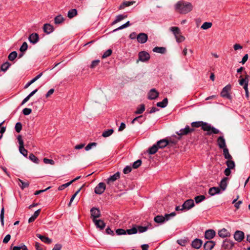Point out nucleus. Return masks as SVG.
Returning <instances> with one entry per match:
<instances>
[{
	"label": "nucleus",
	"instance_id": "nucleus-55",
	"mask_svg": "<svg viewBox=\"0 0 250 250\" xmlns=\"http://www.w3.org/2000/svg\"><path fill=\"white\" fill-rule=\"evenodd\" d=\"M19 151L24 156L27 157L28 151L24 148V146L19 147Z\"/></svg>",
	"mask_w": 250,
	"mask_h": 250
},
{
	"label": "nucleus",
	"instance_id": "nucleus-51",
	"mask_svg": "<svg viewBox=\"0 0 250 250\" xmlns=\"http://www.w3.org/2000/svg\"><path fill=\"white\" fill-rule=\"evenodd\" d=\"M177 242L178 244L182 246H186V245L187 244L188 241L187 239H179L177 241Z\"/></svg>",
	"mask_w": 250,
	"mask_h": 250
},
{
	"label": "nucleus",
	"instance_id": "nucleus-2",
	"mask_svg": "<svg viewBox=\"0 0 250 250\" xmlns=\"http://www.w3.org/2000/svg\"><path fill=\"white\" fill-rule=\"evenodd\" d=\"M193 6L191 3L180 1H178L176 5V10L181 14H187L192 10Z\"/></svg>",
	"mask_w": 250,
	"mask_h": 250
},
{
	"label": "nucleus",
	"instance_id": "nucleus-20",
	"mask_svg": "<svg viewBox=\"0 0 250 250\" xmlns=\"http://www.w3.org/2000/svg\"><path fill=\"white\" fill-rule=\"evenodd\" d=\"M203 241L200 239H195L192 242V247L196 249H199L202 245Z\"/></svg>",
	"mask_w": 250,
	"mask_h": 250
},
{
	"label": "nucleus",
	"instance_id": "nucleus-64",
	"mask_svg": "<svg viewBox=\"0 0 250 250\" xmlns=\"http://www.w3.org/2000/svg\"><path fill=\"white\" fill-rule=\"evenodd\" d=\"M131 170H132V168H131V167H130V166H126V167L124 168V170H123V172H124V173L125 174H128V173H129L130 172H131Z\"/></svg>",
	"mask_w": 250,
	"mask_h": 250
},
{
	"label": "nucleus",
	"instance_id": "nucleus-46",
	"mask_svg": "<svg viewBox=\"0 0 250 250\" xmlns=\"http://www.w3.org/2000/svg\"><path fill=\"white\" fill-rule=\"evenodd\" d=\"M226 165L228 168L233 169L235 167L234 162L231 159H229L226 162Z\"/></svg>",
	"mask_w": 250,
	"mask_h": 250
},
{
	"label": "nucleus",
	"instance_id": "nucleus-19",
	"mask_svg": "<svg viewBox=\"0 0 250 250\" xmlns=\"http://www.w3.org/2000/svg\"><path fill=\"white\" fill-rule=\"evenodd\" d=\"M215 245V242L213 241H208L204 245L205 250H211Z\"/></svg>",
	"mask_w": 250,
	"mask_h": 250
},
{
	"label": "nucleus",
	"instance_id": "nucleus-29",
	"mask_svg": "<svg viewBox=\"0 0 250 250\" xmlns=\"http://www.w3.org/2000/svg\"><path fill=\"white\" fill-rule=\"evenodd\" d=\"M37 236L39 238L42 242L50 244L51 243L52 240L49 239L48 237H45L44 236L40 234H37Z\"/></svg>",
	"mask_w": 250,
	"mask_h": 250
},
{
	"label": "nucleus",
	"instance_id": "nucleus-23",
	"mask_svg": "<svg viewBox=\"0 0 250 250\" xmlns=\"http://www.w3.org/2000/svg\"><path fill=\"white\" fill-rule=\"evenodd\" d=\"M220 193V189L218 187H212L209 189L208 194L210 196H213L215 194Z\"/></svg>",
	"mask_w": 250,
	"mask_h": 250
},
{
	"label": "nucleus",
	"instance_id": "nucleus-30",
	"mask_svg": "<svg viewBox=\"0 0 250 250\" xmlns=\"http://www.w3.org/2000/svg\"><path fill=\"white\" fill-rule=\"evenodd\" d=\"M41 212V209H39L37 210H36L34 214L29 218L28 220V222L29 223H32L35 221V220L38 217V216L39 215L40 213Z\"/></svg>",
	"mask_w": 250,
	"mask_h": 250
},
{
	"label": "nucleus",
	"instance_id": "nucleus-44",
	"mask_svg": "<svg viewBox=\"0 0 250 250\" xmlns=\"http://www.w3.org/2000/svg\"><path fill=\"white\" fill-rule=\"evenodd\" d=\"M18 56V54L16 51H13L9 54L8 58L10 61H14Z\"/></svg>",
	"mask_w": 250,
	"mask_h": 250
},
{
	"label": "nucleus",
	"instance_id": "nucleus-1",
	"mask_svg": "<svg viewBox=\"0 0 250 250\" xmlns=\"http://www.w3.org/2000/svg\"><path fill=\"white\" fill-rule=\"evenodd\" d=\"M191 126L192 128L202 127V129L204 131H207L206 135L209 136L212 134H217L220 133L219 129L211 126V125L203 121L193 122L191 123Z\"/></svg>",
	"mask_w": 250,
	"mask_h": 250
},
{
	"label": "nucleus",
	"instance_id": "nucleus-43",
	"mask_svg": "<svg viewBox=\"0 0 250 250\" xmlns=\"http://www.w3.org/2000/svg\"><path fill=\"white\" fill-rule=\"evenodd\" d=\"M126 231V234L127 233L128 235H131L136 234L137 233V229L136 226H134L132 227L130 229H128L125 230Z\"/></svg>",
	"mask_w": 250,
	"mask_h": 250
},
{
	"label": "nucleus",
	"instance_id": "nucleus-53",
	"mask_svg": "<svg viewBox=\"0 0 250 250\" xmlns=\"http://www.w3.org/2000/svg\"><path fill=\"white\" fill-rule=\"evenodd\" d=\"M15 129L18 133L20 132L22 129L21 124L20 122L17 123L15 126Z\"/></svg>",
	"mask_w": 250,
	"mask_h": 250
},
{
	"label": "nucleus",
	"instance_id": "nucleus-57",
	"mask_svg": "<svg viewBox=\"0 0 250 250\" xmlns=\"http://www.w3.org/2000/svg\"><path fill=\"white\" fill-rule=\"evenodd\" d=\"M4 209L3 207L0 211V222L1 223L2 226L4 225Z\"/></svg>",
	"mask_w": 250,
	"mask_h": 250
},
{
	"label": "nucleus",
	"instance_id": "nucleus-34",
	"mask_svg": "<svg viewBox=\"0 0 250 250\" xmlns=\"http://www.w3.org/2000/svg\"><path fill=\"white\" fill-rule=\"evenodd\" d=\"M18 181L19 182L18 184L22 189L27 188L29 186V183L28 182H24L20 179H18Z\"/></svg>",
	"mask_w": 250,
	"mask_h": 250
},
{
	"label": "nucleus",
	"instance_id": "nucleus-3",
	"mask_svg": "<svg viewBox=\"0 0 250 250\" xmlns=\"http://www.w3.org/2000/svg\"><path fill=\"white\" fill-rule=\"evenodd\" d=\"M169 30L171 31L174 35L177 42H182L185 41V38L182 35L181 32L179 27L172 26L169 28Z\"/></svg>",
	"mask_w": 250,
	"mask_h": 250
},
{
	"label": "nucleus",
	"instance_id": "nucleus-58",
	"mask_svg": "<svg viewBox=\"0 0 250 250\" xmlns=\"http://www.w3.org/2000/svg\"><path fill=\"white\" fill-rule=\"evenodd\" d=\"M97 146V143H96L93 142V143H89V144H88L86 146V147H85V149L86 151H88V150H89L90 149H91V148H92L93 146Z\"/></svg>",
	"mask_w": 250,
	"mask_h": 250
},
{
	"label": "nucleus",
	"instance_id": "nucleus-6",
	"mask_svg": "<svg viewBox=\"0 0 250 250\" xmlns=\"http://www.w3.org/2000/svg\"><path fill=\"white\" fill-rule=\"evenodd\" d=\"M138 57L139 60L137 61V62L139 61L142 62H145L150 59V55L146 51H141L138 54Z\"/></svg>",
	"mask_w": 250,
	"mask_h": 250
},
{
	"label": "nucleus",
	"instance_id": "nucleus-7",
	"mask_svg": "<svg viewBox=\"0 0 250 250\" xmlns=\"http://www.w3.org/2000/svg\"><path fill=\"white\" fill-rule=\"evenodd\" d=\"M91 218L94 220H97L96 218L101 216V212L98 208L93 207L90 209Z\"/></svg>",
	"mask_w": 250,
	"mask_h": 250
},
{
	"label": "nucleus",
	"instance_id": "nucleus-10",
	"mask_svg": "<svg viewBox=\"0 0 250 250\" xmlns=\"http://www.w3.org/2000/svg\"><path fill=\"white\" fill-rule=\"evenodd\" d=\"M234 243L232 241L226 239L223 241L222 247L225 250H229L234 247Z\"/></svg>",
	"mask_w": 250,
	"mask_h": 250
},
{
	"label": "nucleus",
	"instance_id": "nucleus-15",
	"mask_svg": "<svg viewBox=\"0 0 250 250\" xmlns=\"http://www.w3.org/2000/svg\"><path fill=\"white\" fill-rule=\"evenodd\" d=\"M43 30L44 33L49 34L54 30L53 26L49 23H45L43 25Z\"/></svg>",
	"mask_w": 250,
	"mask_h": 250
},
{
	"label": "nucleus",
	"instance_id": "nucleus-62",
	"mask_svg": "<svg viewBox=\"0 0 250 250\" xmlns=\"http://www.w3.org/2000/svg\"><path fill=\"white\" fill-rule=\"evenodd\" d=\"M99 62H100L99 60H96L93 61L90 65V68H95L96 66H97L99 64Z\"/></svg>",
	"mask_w": 250,
	"mask_h": 250
},
{
	"label": "nucleus",
	"instance_id": "nucleus-63",
	"mask_svg": "<svg viewBox=\"0 0 250 250\" xmlns=\"http://www.w3.org/2000/svg\"><path fill=\"white\" fill-rule=\"evenodd\" d=\"M32 112V109L28 108H25L22 110V113L24 115H28Z\"/></svg>",
	"mask_w": 250,
	"mask_h": 250
},
{
	"label": "nucleus",
	"instance_id": "nucleus-38",
	"mask_svg": "<svg viewBox=\"0 0 250 250\" xmlns=\"http://www.w3.org/2000/svg\"><path fill=\"white\" fill-rule=\"evenodd\" d=\"M145 110V106L144 104L140 105L139 107H138L137 110L135 111V114H140L143 113Z\"/></svg>",
	"mask_w": 250,
	"mask_h": 250
},
{
	"label": "nucleus",
	"instance_id": "nucleus-16",
	"mask_svg": "<svg viewBox=\"0 0 250 250\" xmlns=\"http://www.w3.org/2000/svg\"><path fill=\"white\" fill-rule=\"evenodd\" d=\"M96 228L100 230H103L105 227V223L102 220H95L93 221Z\"/></svg>",
	"mask_w": 250,
	"mask_h": 250
},
{
	"label": "nucleus",
	"instance_id": "nucleus-56",
	"mask_svg": "<svg viewBox=\"0 0 250 250\" xmlns=\"http://www.w3.org/2000/svg\"><path fill=\"white\" fill-rule=\"evenodd\" d=\"M72 183V182H68L67 183H65L64 184H63L60 186L58 188V190H62L63 189H64L65 188L68 187V186H69Z\"/></svg>",
	"mask_w": 250,
	"mask_h": 250
},
{
	"label": "nucleus",
	"instance_id": "nucleus-25",
	"mask_svg": "<svg viewBox=\"0 0 250 250\" xmlns=\"http://www.w3.org/2000/svg\"><path fill=\"white\" fill-rule=\"evenodd\" d=\"M228 179V178L224 177L222 179L220 183V188L222 189L223 191L225 190L227 187V181Z\"/></svg>",
	"mask_w": 250,
	"mask_h": 250
},
{
	"label": "nucleus",
	"instance_id": "nucleus-32",
	"mask_svg": "<svg viewBox=\"0 0 250 250\" xmlns=\"http://www.w3.org/2000/svg\"><path fill=\"white\" fill-rule=\"evenodd\" d=\"M158 148L159 147L156 144H154L148 149L147 151L150 154H154L156 153Z\"/></svg>",
	"mask_w": 250,
	"mask_h": 250
},
{
	"label": "nucleus",
	"instance_id": "nucleus-27",
	"mask_svg": "<svg viewBox=\"0 0 250 250\" xmlns=\"http://www.w3.org/2000/svg\"><path fill=\"white\" fill-rule=\"evenodd\" d=\"M154 220L157 223H163L167 221L165 215L164 216L162 215H157L155 217Z\"/></svg>",
	"mask_w": 250,
	"mask_h": 250
},
{
	"label": "nucleus",
	"instance_id": "nucleus-4",
	"mask_svg": "<svg viewBox=\"0 0 250 250\" xmlns=\"http://www.w3.org/2000/svg\"><path fill=\"white\" fill-rule=\"evenodd\" d=\"M194 131V129L193 128H190L188 125H187L185 128L181 129L179 131H177L176 134L180 136L178 137V139H180L182 136L186 135Z\"/></svg>",
	"mask_w": 250,
	"mask_h": 250
},
{
	"label": "nucleus",
	"instance_id": "nucleus-36",
	"mask_svg": "<svg viewBox=\"0 0 250 250\" xmlns=\"http://www.w3.org/2000/svg\"><path fill=\"white\" fill-rule=\"evenodd\" d=\"M114 132V130L113 129H109L106 130H104L103 131L102 133V136L106 138L111 135Z\"/></svg>",
	"mask_w": 250,
	"mask_h": 250
},
{
	"label": "nucleus",
	"instance_id": "nucleus-42",
	"mask_svg": "<svg viewBox=\"0 0 250 250\" xmlns=\"http://www.w3.org/2000/svg\"><path fill=\"white\" fill-rule=\"evenodd\" d=\"M223 155L225 159L229 160L231 159L232 157L229 154L228 149L226 147L223 149Z\"/></svg>",
	"mask_w": 250,
	"mask_h": 250
},
{
	"label": "nucleus",
	"instance_id": "nucleus-50",
	"mask_svg": "<svg viewBox=\"0 0 250 250\" xmlns=\"http://www.w3.org/2000/svg\"><path fill=\"white\" fill-rule=\"evenodd\" d=\"M212 26V23L209 22H205L201 26V28L206 30L210 28Z\"/></svg>",
	"mask_w": 250,
	"mask_h": 250
},
{
	"label": "nucleus",
	"instance_id": "nucleus-61",
	"mask_svg": "<svg viewBox=\"0 0 250 250\" xmlns=\"http://www.w3.org/2000/svg\"><path fill=\"white\" fill-rule=\"evenodd\" d=\"M43 161L46 164H50L51 165H53L55 164L54 161L52 159H49L44 158L43 159Z\"/></svg>",
	"mask_w": 250,
	"mask_h": 250
},
{
	"label": "nucleus",
	"instance_id": "nucleus-18",
	"mask_svg": "<svg viewBox=\"0 0 250 250\" xmlns=\"http://www.w3.org/2000/svg\"><path fill=\"white\" fill-rule=\"evenodd\" d=\"M217 145L220 148L226 147V141L223 136H219L217 140Z\"/></svg>",
	"mask_w": 250,
	"mask_h": 250
},
{
	"label": "nucleus",
	"instance_id": "nucleus-35",
	"mask_svg": "<svg viewBox=\"0 0 250 250\" xmlns=\"http://www.w3.org/2000/svg\"><path fill=\"white\" fill-rule=\"evenodd\" d=\"M145 120L146 118L144 117L142 115H140L133 119L131 121V124H134L135 121H138L140 124H142Z\"/></svg>",
	"mask_w": 250,
	"mask_h": 250
},
{
	"label": "nucleus",
	"instance_id": "nucleus-26",
	"mask_svg": "<svg viewBox=\"0 0 250 250\" xmlns=\"http://www.w3.org/2000/svg\"><path fill=\"white\" fill-rule=\"evenodd\" d=\"M42 73H41L36 76L34 78L32 79L30 81L28 82L24 86V88H28L31 84L35 82L37 80H38L42 76Z\"/></svg>",
	"mask_w": 250,
	"mask_h": 250
},
{
	"label": "nucleus",
	"instance_id": "nucleus-17",
	"mask_svg": "<svg viewBox=\"0 0 250 250\" xmlns=\"http://www.w3.org/2000/svg\"><path fill=\"white\" fill-rule=\"evenodd\" d=\"M215 235V232L213 229H208L205 231V237L207 239L210 240Z\"/></svg>",
	"mask_w": 250,
	"mask_h": 250
},
{
	"label": "nucleus",
	"instance_id": "nucleus-11",
	"mask_svg": "<svg viewBox=\"0 0 250 250\" xmlns=\"http://www.w3.org/2000/svg\"><path fill=\"white\" fill-rule=\"evenodd\" d=\"M148 39L147 34L144 33H139L137 36V40L138 42L140 43H145L146 42Z\"/></svg>",
	"mask_w": 250,
	"mask_h": 250
},
{
	"label": "nucleus",
	"instance_id": "nucleus-54",
	"mask_svg": "<svg viewBox=\"0 0 250 250\" xmlns=\"http://www.w3.org/2000/svg\"><path fill=\"white\" fill-rule=\"evenodd\" d=\"M112 52V50L111 49H108L104 53V54L102 56V58L104 59V58H106L110 56L111 55Z\"/></svg>",
	"mask_w": 250,
	"mask_h": 250
},
{
	"label": "nucleus",
	"instance_id": "nucleus-28",
	"mask_svg": "<svg viewBox=\"0 0 250 250\" xmlns=\"http://www.w3.org/2000/svg\"><path fill=\"white\" fill-rule=\"evenodd\" d=\"M135 3V1H125L123 2L120 6L119 9H122L125 7L129 6Z\"/></svg>",
	"mask_w": 250,
	"mask_h": 250
},
{
	"label": "nucleus",
	"instance_id": "nucleus-39",
	"mask_svg": "<svg viewBox=\"0 0 250 250\" xmlns=\"http://www.w3.org/2000/svg\"><path fill=\"white\" fill-rule=\"evenodd\" d=\"M77 11L76 9H73L68 12L67 16L69 18L71 19L76 16Z\"/></svg>",
	"mask_w": 250,
	"mask_h": 250
},
{
	"label": "nucleus",
	"instance_id": "nucleus-59",
	"mask_svg": "<svg viewBox=\"0 0 250 250\" xmlns=\"http://www.w3.org/2000/svg\"><path fill=\"white\" fill-rule=\"evenodd\" d=\"M142 164V161L141 160H137L136 161L134 162L132 165V167L134 168H138L139 166H141Z\"/></svg>",
	"mask_w": 250,
	"mask_h": 250
},
{
	"label": "nucleus",
	"instance_id": "nucleus-48",
	"mask_svg": "<svg viewBox=\"0 0 250 250\" xmlns=\"http://www.w3.org/2000/svg\"><path fill=\"white\" fill-rule=\"evenodd\" d=\"M149 226H151L150 225H149ZM149 228V225L147 226H146V227H143V226H138L137 229V231L138 230L139 232V233H143V232H144L145 231H146Z\"/></svg>",
	"mask_w": 250,
	"mask_h": 250
},
{
	"label": "nucleus",
	"instance_id": "nucleus-33",
	"mask_svg": "<svg viewBox=\"0 0 250 250\" xmlns=\"http://www.w3.org/2000/svg\"><path fill=\"white\" fill-rule=\"evenodd\" d=\"M168 104V100L167 98L164 99L162 102H158L157 103V106L162 108L166 107Z\"/></svg>",
	"mask_w": 250,
	"mask_h": 250
},
{
	"label": "nucleus",
	"instance_id": "nucleus-52",
	"mask_svg": "<svg viewBox=\"0 0 250 250\" xmlns=\"http://www.w3.org/2000/svg\"><path fill=\"white\" fill-rule=\"evenodd\" d=\"M28 48V44L26 42H24L20 48L21 52H25Z\"/></svg>",
	"mask_w": 250,
	"mask_h": 250
},
{
	"label": "nucleus",
	"instance_id": "nucleus-47",
	"mask_svg": "<svg viewBox=\"0 0 250 250\" xmlns=\"http://www.w3.org/2000/svg\"><path fill=\"white\" fill-rule=\"evenodd\" d=\"M10 66V63L9 62H7L5 63H3L1 65L0 70L2 71L5 72L8 69V68Z\"/></svg>",
	"mask_w": 250,
	"mask_h": 250
},
{
	"label": "nucleus",
	"instance_id": "nucleus-60",
	"mask_svg": "<svg viewBox=\"0 0 250 250\" xmlns=\"http://www.w3.org/2000/svg\"><path fill=\"white\" fill-rule=\"evenodd\" d=\"M116 233L118 235H124L126 234V231L123 229H116Z\"/></svg>",
	"mask_w": 250,
	"mask_h": 250
},
{
	"label": "nucleus",
	"instance_id": "nucleus-12",
	"mask_svg": "<svg viewBox=\"0 0 250 250\" xmlns=\"http://www.w3.org/2000/svg\"><path fill=\"white\" fill-rule=\"evenodd\" d=\"M159 95V92L155 88H152L148 93V99L154 100L158 97Z\"/></svg>",
	"mask_w": 250,
	"mask_h": 250
},
{
	"label": "nucleus",
	"instance_id": "nucleus-41",
	"mask_svg": "<svg viewBox=\"0 0 250 250\" xmlns=\"http://www.w3.org/2000/svg\"><path fill=\"white\" fill-rule=\"evenodd\" d=\"M249 78V76L246 75L245 78H242L241 79H240L239 81L240 85L244 86V85L246 84V83L248 84Z\"/></svg>",
	"mask_w": 250,
	"mask_h": 250
},
{
	"label": "nucleus",
	"instance_id": "nucleus-37",
	"mask_svg": "<svg viewBox=\"0 0 250 250\" xmlns=\"http://www.w3.org/2000/svg\"><path fill=\"white\" fill-rule=\"evenodd\" d=\"M64 21V18L61 15L56 16L54 18V23L56 24L62 23Z\"/></svg>",
	"mask_w": 250,
	"mask_h": 250
},
{
	"label": "nucleus",
	"instance_id": "nucleus-21",
	"mask_svg": "<svg viewBox=\"0 0 250 250\" xmlns=\"http://www.w3.org/2000/svg\"><path fill=\"white\" fill-rule=\"evenodd\" d=\"M120 173L119 172H117L114 175L110 176L107 180V183L110 184L111 183L115 181L116 180L120 178Z\"/></svg>",
	"mask_w": 250,
	"mask_h": 250
},
{
	"label": "nucleus",
	"instance_id": "nucleus-31",
	"mask_svg": "<svg viewBox=\"0 0 250 250\" xmlns=\"http://www.w3.org/2000/svg\"><path fill=\"white\" fill-rule=\"evenodd\" d=\"M154 52L164 54L166 52V48L164 47H155L153 49Z\"/></svg>",
	"mask_w": 250,
	"mask_h": 250
},
{
	"label": "nucleus",
	"instance_id": "nucleus-9",
	"mask_svg": "<svg viewBox=\"0 0 250 250\" xmlns=\"http://www.w3.org/2000/svg\"><path fill=\"white\" fill-rule=\"evenodd\" d=\"M194 206V201L192 199L186 200L182 206V208L189 210Z\"/></svg>",
	"mask_w": 250,
	"mask_h": 250
},
{
	"label": "nucleus",
	"instance_id": "nucleus-22",
	"mask_svg": "<svg viewBox=\"0 0 250 250\" xmlns=\"http://www.w3.org/2000/svg\"><path fill=\"white\" fill-rule=\"evenodd\" d=\"M218 235L222 238L229 237L230 235L229 231L226 229H223L218 231Z\"/></svg>",
	"mask_w": 250,
	"mask_h": 250
},
{
	"label": "nucleus",
	"instance_id": "nucleus-8",
	"mask_svg": "<svg viewBox=\"0 0 250 250\" xmlns=\"http://www.w3.org/2000/svg\"><path fill=\"white\" fill-rule=\"evenodd\" d=\"M105 188L106 186L104 183H100L95 188L94 192L97 194H102L104 191Z\"/></svg>",
	"mask_w": 250,
	"mask_h": 250
},
{
	"label": "nucleus",
	"instance_id": "nucleus-49",
	"mask_svg": "<svg viewBox=\"0 0 250 250\" xmlns=\"http://www.w3.org/2000/svg\"><path fill=\"white\" fill-rule=\"evenodd\" d=\"M29 159L36 164H38L39 160L38 158L33 153H31L29 155Z\"/></svg>",
	"mask_w": 250,
	"mask_h": 250
},
{
	"label": "nucleus",
	"instance_id": "nucleus-13",
	"mask_svg": "<svg viewBox=\"0 0 250 250\" xmlns=\"http://www.w3.org/2000/svg\"><path fill=\"white\" fill-rule=\"evenodd\" d=\"M234 238L237 242H240L244 238V233L240 230H237L234 234Z\"/></svg>",
	"mask_w": 250,
	"mask_h": 250
},
{
	"label": "nucleus",
	"instance_id": "nucleus-40",
	"mask_svg": "<svg viewBox=\"0 0 250 250\" xmlns=\"http://www.w3.org/2000/svg\"><path fill=\"white\" fill-rule=\"evenodd\" d=\"M127 17V15H119L116 16V18L115 20L113 22L112 24H114L117 23V22L121 21L122 20H124V19L126 18Z\"/></svg>",
	"mask_w": 250,
	"mask_h": 250
},
{
	"label": "nucleus",
	"instance_id": "nucleus-45",
	"mask_svg": "<svg viewBox=\"0 0 250 250\" xmlns=\"http://www.w3.org/2000/svg\"><path fill=\"white\" fill-rule=\"evenodd\" d=\"M206 199V197L204 195H199L197 196L194 198V200L195 203L196 204H199L204 201Z\"/></svg>",
	"mask_w": 250,
	"mask_h": 250
},
{
	"label": "nucleus",
	"instance_id": "nucleus-14",
	"mask_svg": "<svg viewBox=\"0 0 250 250\" xmlns=\"http://www.w3.org/2000/svg\"><path fill=\"white\" fill-rule=\"evenodd\" d=\"M28 40L31 43L35 44L39 41V35L36 33H32L29 36Z\"/></svg>",
	"mask_w": 250,
	"mask_h": 250
},
{
	"label": "nucleus",
	"instance_id": "nucleus-24",
	"mask_svg": "<svg viewBox=\"0 0 250 250\" xmlns=\"http://www.w3.org/2000/svg\"><path fill=\"white\" fill-rule=\"evenodd\" d=\"M168 144V142L167 139H162L157 142L156 145L160 148L166 147Z\"/></svg>",
	"mask_w": 250,
	"mask_h": 250
},
{
	"label": "nucleus",
	"instance_id": "nucleus-5",
	"mask_svg": "<svg viewBox=\"0 0 250 250\" xmlns=\"http://www.w3.org/2000/svg\"><path fill=\"white\" fill-rule=\"evenodd\" d=\"M230 89L231 85L230 84H228L226 85L225 87H224L221 92V97L228 99H230L231 95L229 94V91H230Z\"/></svg>",
	"mask_w": 250,
	"mask_h": 250
}]
</instances>
